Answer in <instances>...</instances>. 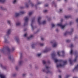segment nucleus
<instances>
[{
    "mask_svg": "<svg viewBox=\"0 0 78 78\" xmlns=\"http://www.w3.org/2000/svg\"><path fill=\"white\" fill-rule=\"evenodd\" d=\"M26 30H27V29H25L24 30V31H26Z\"/></svg>",
    "mask_w": 78,
    "mask_h": 78,
    "instance_id": "nucleus-57",
    "label": "nucleus"
},
{
    "mask_svg": "<svg viewBox=\"0 0 78 78\" xmlns=\"http://www.w3.org/2000/svg\"><path fill=\"white\" fill-rule=\"evenodd\" d=\"M41 55V53L38 54H37V56H40Z\"/></svg>",
    "mask_w": 78,
    "mask_h": 78,
    "instance_id": "nucleus-34",
    "label": "nucleus"
},
{
    "mask_svg": "<svg viewBox=\"0 0 78 78\" xmlns=\"http://www.w3.org/2000/svg\"><path fill=\"white\" fill-rule=\"evenodd\" d=\"M62 54H64V51H62Z\"/></svg>",
    "mask_w": 78,
    "mask_h": 78,
    "instance_id": "nucleus-49",
    "label": "nucleus"
},
{
    "mask_svg": "<svg viewBox=\"0 0 78 78\" xmlns=\"http://www.w3.org/2000/svg\"><path fill=\"white\" fill-rule=\"evenodd\" d=\"M51 25L52 27H55V24H51Z\"/></svg>",
    "mask_w": 78,
    "mask_h": 78,
    "instance_id": "nucleus-36",
    "label": "nucleus"
},
{
    "mask_svg": "<svg viewBox=\"0 0 78 78\" xmlns=\"http://www.w3.org/2000/svg\"><path fill=\"white\" fill-rule=\"evenodd\" d=\"M70 42V40H67L66 41V42L67 43Z\"/></svg>",
    "mask_w": 78,
    "mask_h": 78,
    "instance_id": "nucleus-30",
    "label": "nucleus"
},
{
    "mask_svg": "<svg viewBox=\"0 0 78 78\" xmlns=\"http://www.w3.org/2000/svg\"><path fill=\"white\" fill-rule=\"evenodd\" d=\"M16 40L18 43H19V39L18 38L16 37Z\"/></svg>",
    "mask_w": 78,
    "mask_h": 78,
    "instance_id": "nucleus-19",
    "label": "nucleus"
},
{
    "mask_svg": "<svg viewBox=\"0 0 78 78\" xmlns=\"http://www.w3.org/2000/svg\"><path fill=\"white\" fill-rule=\"evenodd\" d=\"M41 39L42 41H43L44 40V38H41Z\"/></svg>",
    "mask_w": 78,
    "mask_h": 78,
    "instance_id": "nucleus-54",
    "label": "nucleus"
},
{
    "mask_svg": "<svg viewBox=\"0 0 78 78\" xmlns=\"http://www.w3.org/2000/svg\"><path fill=\"white\" fill-rule=\"evenodd\" d=\"M73 53V50H71L70 52V55H72Z\"/></svg>",
    "mask_w": 78,
    "mask_h": 78,
    "instance_id": "nucleus-26",
    "label": "nucleus"
},
{
    "mask_svg": "<svg viewBox=\"0 0 78 78\" xmlns=\"http://www.w3.org/2000/svg\"><path fill=\"white\" fill-rule=\"evenodd\" d=\"M56 31H58V29H57L56 30Z\"/></svg>",
    "mask_w": 78,
    "mask_h": 78,
    "instance_id": "nucleus-59",
    "label": "nucleus"
},
{
    "mask_svg": "<svg viewBox=\"0 0 78 78\" xmlns=\"http://www.w3.org/2000/svg\"><path fill=\"white\" fill-rule=\"evenodd\" d=\"M54 60L55 61V62L56 63L57 62H63V64L62 65L61 64H60L59 65H57L56 67H57V68H58V67H63V66H64L65 65L67 64V60L63 61L62 60H58L57 59H55Z\"/></svg>",
    "mask_w": 78,
    "mask_h": 78,
    "instance_id": "nucleus-1",
    "label": "nucleus"
},
{
    "mask_svg": "<svg viewBox=\"0 0 78 78\" xmlns=\"http://www.w3.org/2000/svg\"><path fill=\"white\" fill-rule=\"evenodd\" d=\"M20 8L22 9L23 8V7H21Z\"/></svg>",
    "mask_w": 78,
    "mask_h": 78,
    "instance_id": "nucleus-64",
    "label": "nucleus"
},
{
    "mask_svg": "<svg viewBox=\"0 0 78 78\" xmlns=\"http://www.w3.org/2000/svg\"><path fill=\"white\" fill-rule=\"evenodd\" d=\"M22 63V61H20L19 62V63L20 65H21Z\"/></svg>",
    "mask_w": 78,
    "mask_h": 78,
    "instance_id": "nucleus-25",
    "label": "nucleus"
},
{
    "mask_svg": "<svg viewBox=\"0 0 78 78\" xmlns=\"http://www.w3.org/2000/svg\"><path fill=\"white\" fill-rule=\"evenodd\" d=\"M24 13H25V12L24 11H21L19 13H15V16L16 17H17V16H19L20 15L24 14Z\"/></svg>",
    "mask_w": 78,
    "mask_h": 78,
    "instance_id": "nucleus-3",
    "label": "nucleus"
},
{
    "mask_svg": "<svg viewBox=\"0 0 78 78\" xmlns=\"http://www.w3.org/2000/svg\"><path fill=\"white\" fill-rule=\"evenodd\" d=\"M1 78H5V76L3 74H0Z\"/></svg>",
    "mask_w": 78,
    "mask_h": 78,
    "instance_id": "nucleus-10",
    "label": "nucleus"
},
{
    "mask_svg": "<svg viewBox=\"0 0 78 78\" xmlns=\"http://www.w3.org/2000/svg\"><path fill=\"white\" fill-rule=\"evenodd\" d=\"M46 68L47 69H49V67L48 66H46Z\"/></svg>",
    "mask_w": 78,
    "mask_h": 78,
    "instance_id": "nucleus-47",
    "label": "nucleus"
},
{
    "mask_svg": "<svg viewBox=\"0 0 78 78\" xmlns=\"http://www.w3.org/2000/svg\"><path fill=\"white\" fill-rule=\"evenodd\" d=\"M16 0H14V1L13 2V4H14L15 3H16Z\"/></svg>",
    "mask_w": 78,
    "mask_h": 78,
    "instance_id": "nucleus-35",
    "label": "nucleus"
},
{
    "mask_svg": "<svg viewBox=\"0 0 78 78\" xmlns=\"http://www.w3.org/2000/svg\"><path fill=\"white\" fill-rule=\"evenodd\" d=\"M32 14H33V12H29V16H30Z\"/></svg>",
    "mask_w": 78,
    "mask_h": 78,
    "instance_id": "nucleus-21",
    "label": "nucleus"
},
{
    "mask_svg": "<svg viewBox=\"0 0 78 78\" xmlns=\"http://www.w3.org/2000/svg\"><path fill=\"white\" fill-rule=\"evenodd\" d=\"M49 72H50V71H48L47 72H46V73H49Z\"/></svg>",
    "mask_w": 78,
    "mask_h": 78,
    "instance_id": "nucleus-51",
    "label": "nucleus"
},
{
    "mask_svg": "<svg viewBox=\"0 0 78 78\" xmlns=\"http://www.w3.org/2000/svg\"><path fill=\"white\" fill-rule=\"evenodd\" d=\"M31 6L32 7H33V6H34V5L32 3H31Z\"/></svg>",
    "mask_w": 78,
    "mask_h": 78,
    "instance_id": "nucleus-44",
    "label": "nucleus"
},
{
    "mask_svg": "<svg viewBox=\"0 0 78 78\" xmlns=\"http://www.w3.org/2000/svg\"><path fill=\"white\" fill-rule=\"evenodd\" d=\"M57 26H58L59 27H60L62 28V29H64V27H66L65 25L63 26L62 25V24H58L57 25Z\"/></svg>",
    "mask_w": 78,
    "mask_h": 78,
    "instance_id": "nucleus-5",
    "label": "nucleus"
},
{
    "mask_svg": "<svg viewBox=\"0 0 78 78\" xmlns=\"http://www.w3.org/2000/svg\"><path fill=\"white\" fill-rule=\"evenodd\" d=\"M78 69V64L75 67L74 69L73 70H76V69Z\"/></svg>",
    "mask_w": 78,
    "mask_h": 78,
    "instance_id": "nucleus-17",
    "label": "nucleus"
},
{
    "mask_svg": "<svg viewBox=\"0 0 78 78\" xmlns=\"http://www.w3.org/2000/svg\"><path fill=\"white\" fill-rule=\"evenodd\" d=\"M43 12H47V10H44L43 11Z\"/></svg>",
    "mask_w": 78,
    "mask_h": 78,
    "instance_id": "nucleus-39",
    "label": "nucleus"
},
{
    "mask_svg": "<svg viewBox=\"0 0 78 78\" xmlns=\"http://www.w3.org/2000/svg\"><path fill=\"white\" fill-rule=\"evenodd\" d=\"M60 52H59V51H58V52H57V55H58V56H60V54H59V53Z\"/></svg>",
    "mask_w": 78,
    "mask_h": 78,
    "instance_id": "nucleus-28",
    "label": "nucleus"
},
{
    "mask_svg": "<svg viewBox=\"0 0 78 78\" xmlns=\"http://www.w3.org/2000/svg\"><path fill=\"white\" fill-rule=\"evenodd\" d=\"M8 58H9V59L10 60H11V56H9V57H8Z\"/></svg>",
    "mask_w": 78,
    "mask_h": 78,
    "instance_id": "nucleus-31",
    "label": "nucleus"
},
{
    "mask_svg": "<svg viewBox=\"0 0 78 78\" xmlns=\"http://www.w3.org/2000/svg\"><path fill=\"white\" fill-rule=\"evenodd\" d=\"M24 37H26L27 36V34H26L24 35Z\"/></svg>",
    "mask_w": 78,
    "mask_h": 78,
    "instance_id": "nucleus-46",
    "label": "nucleus"
},
{
    "mask_svg": "<svg viewBox=\"0 0 78 78\" xmlns=\"http://www.w3.org/2000/svg\"><path fill=\"white\" fill-rule=\"evenodd\" d=\"M49 51V50H48V48H47L43 52L44 53H47V52L48 51Z\"/></svg>",
    "mask_w": 78,
    "mask_h": 78,
    "instance_id": "nucleus-13",
    "label": "nucleus"
},
{
    "mask_svg": "<svg viewBox=\"0 0 78 78\" xmlns=\"http://www.w3.org/2000/svg\"><path fill=\"white\" fill-rule=\"evenodd\" d=\"M16 74H14L13 75V76H16Z\"/></svg>",
    "mask_w": 78,
    "mask_h": 78,
    "instance_id": "nucleus-52",
    "label": "nucleus"
},
{
    "mask_svg": "<svg viewBox=\"0 0 78 78\" xmlns=\"http://www.w3.org/2000/svg\"><path fill=\"white\" fill-rule=\"evenodd\" d=\"M32 48H34V44H33L32 45Z\"/></svg>",
    "mask_w": 78,
    "mask_h": 78,
    "instance_id": "nucleus-29",
    "label": "nucleus"
},
{
    "mask_svg": "<svg viewBox=\"0 0 78 78\" xmlns=\"http://www.w3.org/2000/svg\"><path fill=\"white\" fill-rule=\"evenodd\" d=\"M1 51H3V50L1 49Z\"/></svg>",
    "mask_w": 78,
    "mask_h": 78,
    "instance_id": "nucleus-62",
    "label": "nucleus"
},
{
    "mask_svg": "<svg viewBox=\"0 0 78 78\" xmlns=\"http://www.w3.org/2000/svg\"><path fill=\"white\" fill-rule=\"evenodd\" d=\"M48 6V4H45L44 5V6L45 7H47V6Z\"/></svg>",
    "mask_w": 78,
    "mask_h": 78,
    "instance_id": "nucleus-38",
    "label": "nucleus"
},
{
    "mask_svg": "<svg viewBox=\"0 0 78 78\" xmlns=\"http://www.w3.org/2000/svg\"><path fill=\"white\" fill-rule=\"evenodd\" d=\"M11 29H9V30H8L7 31V34H8V35H9V34H10V33H11Z\"/></svg>",
    "mask_w": 78,
    "mask_h": 78,
    "instance_id": "nucleus-9",
    "label": "nucleus"
},
{
    "mask_svg": "<svg viewBox=\"0 0 78 78\" xmlns=\"http://www.w3.org/2000/svg\"><path fill=\"white\" fill-rule=\"evenodd\" d=\"M77 57H78L77 56H76L75 59H74V62H76V60L77 59Z\"/></svg>",
    "mask_w": 78,
    "mask_h": 78,
    "instance_id": "nucleus-23",
    "label": "nucleus"
},
{
    "mask_svg": "<svg viewBox=\"0 0 78 78\" xmlns=\"http://www.w3.org/2000/svg\"><path fill=\"white\" fill-rule=\"evenodd\" d=\"M62 12V9H60L59 10V12Z\"/></svg>",
    "mask_w": 78,
    "mask_h": 78,
    "instance_id": "nucleus-41",
    "label": "nucleus"
},
{
    "mask_svg": "<svg viewBox=\"0 0 78 78\" xmlns=\"http://www.w3.org/2000/svg\"><path fill=\"white\" fill-rule=\"evenodd\" d=\"M41 2H38L37 4H38V5H40V4H41Z\"/></svg>",
    "mask_w": 78,
    "mask_h": 78,
    "instance_id": "nucleus-43",
    "label": "nucleus"
},
{
    "mask_svg": "<svg viewBox=\"0 0 78 78\" xmlns=\"http://www.w3.org/2000/svg\"><path fill=\"white\" fill-rule=\"evenodd\" d=\"M18 69V67H16V70H17V69Z\"/></svg>",
    "mask_w": 78,
    "mask_h": 78,
    "instance_id": "nucleus-50",
    "label": "nucleus"
},
{
    "mask_svg": "<svg viewBox=\"0 0 78 78\" xmlns=\"http://www.w3.org/2000/svg\"><path fill=\"white\" fill-rule=\"evenodd\" d=\"M5 2V0H0V2H2V3H4Z\"/></svg>",
    "mask_w": 78,
    "mask_h": 78,
    "instance_id": "nucleus-20",
    "label": "nucleus"
},
{
    "mask_svg": "<svg viewBox=\"0 0 78 78\" xmlns=\"http://www.w3.org/2000/svg\"><path fill=\"white\" fill-rule=\"evenodd\" d=\"M15 50V48H12V51H14V50Z\"/></svg>",
    "mask_w": 78,
    "mask_h": 78,
    "instance_id": "nucleus-42",
    "label": "nucleus"
},
{
    "mask_svg": "<svg viewBox=\"0 0 78 78\" xmlns=\"http://www.w3.org/2000/svg\"><path fill=\"white\" fill-rule=\"evenodd\" d=\"M59 78H61V76L60 75L59 76Z\"/></svg>",
    "mask_w": 78,
    "mask_h": 78,
    "instance_id": "nucleus-55",
    "label": "nucleus"
},
{
    "mask_svg": "<svg viewBox=\"0 0 78 78\" xmlns=\"http://www.w3.org/2000/svg\"><path fill=\"white\" fill-rule=\"evenodd\" d=\"M5 43H6L7 42V40L6 38H5Z\"/></svg>",
    "mask_w": 78,
    "mask_h": 78,
    "instance_id": "nucleus-33",
    "label": "nucleus"
},
{
    "mask_svg": "<svg viewBox=\"0 0 78 78\" xmlns=\"http://www.w3.org/2000/svg\"><path fill=\"white\" fill-rule=\"evenodd\" d=\"M41 17L40 16L39 17L38 19V23L39 24V25H41V22H40V20H41Z\"/></svg>",
    "mask_w": 78,
    "mask_h": 78,
    "instance_id": "nucleus-7",
    "label": "nucleus"
},
{
    "mask_svg": "<svg viewBox=\"0 0 78 78\" xmlns=\"http://www.w3.org/2000/svg\"><path fill=\"white\" fill-rule=\"evenodd\" d=\"M51 55L52 56V58H54L56 56V55H55V53H52Z\"/></svg>",
    "mask_w": 78,
    "mask_h": 78,
    "instance_id": "nucleus-14",
    "label": "nucleus"
},
{
    "mask_svg": "<svg viewBox=\"0 0 78 78\" xmlns=\"http://www.w3.org/2000/svg\"><path fill=\"white\" fill-rule=\"evenodd\" d=\"M51 43L52 44H53V42H51Z\"/></svg>",
    "mask_w": 78,
    "mask_h": 78,
    "instance_id": "nucleus-61",
    "label": "nucleus"
},
{
    "mask_svg": "<svg viewBox=\"0 0 78 78\" xmlns=\"http://www.w3.org/2000/svg\"><path fill=\"white\" fill-rule=\"evenodd\" d=\"M46 23V21H44L42 23V24L43 25H44V24H45Z\"/></svg>",
    "mask_w": 78,
    "mask_h": 78,
    "instance_id": "nucleus-22",
    "label": "nucleus"
},
{
    "mask_svg": "<svg viewBox=\"0 0 78 78\" xmlns=\"http://www.w3.org/2000/svg\"><path fill=\"white\" fill-rule=\"evenodd\" d=\"M20 25V23L18 22L16 23V26H19Z\"/></svg>",
    "mask_w": 78,
    "mask_h": 78,
    "instance_id": "nucleus-18",
    "label": "nucleus"
},
{
    "mask_svg": "<svg viewBox=\"0 0 78 78\" xmlns=\"http://www.w3.org/2000/svg\"><path fill=\"white\" fill-rule=\"evenodd\" d=\"M33 37V36L32 35H30V37H28L27 38V40H30V39H31V37Z\"/></svg>",
    "mask_w": 78,
    "mask_h": 78,
    "instance_id": "nucleus-16",
    "label": "nucleus"
},
{
    "mask_svg": "<svg viewBox=\"0 0 78 78\" xmlns=\"http://www.w3.org/2000/svg\"><path fill=\"white\" fill-rule=\"evenodd\" d=\"M58 72H59L60 73L61 72V71L60 70H59Z\"/></svg>",
    "mask_w": 78,
    "mask_h": 78,
    "instance_id": "nucleus-56",
    "label": "nucleus"
},
{
    "mask_svg": "<svg viewBox=\"0 0 78 78\" xmlns=\"http://www.w3.org/2000/svg\"><path fill=\"white\" fill-rule=\"evenodd\" d=\"M42 62L43 64H46V62H45V60H43Z\"/></svg>",
    "mask_w": 78,
    "mask_h": 78,
    "instance_id": "nucleus-24",
    "label": "nucleus"
},
{
    "mask_svg": "<svg viewBox=\"0 0 78 78\" xmlns=\"http://www.w3.org/2000/svg\"><path fill=\"white\" fill-rule=\"evenodd\" d=\"M69 61L70 62V64L71 65H72V64H73V61L71 58H70L69 59Z\"/></svg>",
    "mask_w": 78,
    "mask_h": 78,
    "instance_id": "nucleus-8",
    "label": "nucleus"
},
{
    "mask_svg": "<svg viewBox=\"0 0 78 78\" xmlns=\"http://www.w3.org/2000/svg\"><path fill=\"white\" fill-rule=\"evenodd\" d=\"M70 17H71L70 16H64V18H65V19H69V18H70Z\"/></svg>",
    "mask_w": 78,
    "mask_h": 78,
    "instance_id": "nucleus-11",
    "label": "nucleus"
},
{
    "mask_svg": "<svg viewBox=\"0 0 78 78\" xmlns=\"http://www.w3.org/2000/svg\"><path fill=\"white\" fill-rule=\"evenodd\" d=\"M26 8H28V4H26Z\"/></svg>",
    "mask_w": 78,
    "mask_h": 78,
    "instance_id": "nucleus-40",
    "label": "nucleus"
},
{
    "mask_svg": "<svg viewBox=\"0 0 78 78\" xmlns=\"http://www.w3.org/2000/svg\"><path fill=\"white\" fill-rule=\"evenodd\" d=\"M7 22L8 23H9V24H11V21H9V20H8L7 21Z\"/></svg>",
    "mask_w": 78,
    "mask_h": 78,
    "instance_id": "nucleus-27",
    "label": "nucleus"
},
{
    "mask_svg": "<svg viewBox=\"0 0 78 78\" xmlns=\"http://www.w3.org/2000/svg\"><path fill=\"white\" fill-rule=\"evenodd\" d=\"M57 45V43L56 42L54 43L53 45V47H56Z\"/></svg>",
    "mask_w": 78,
    "mask_h": 78,
    "instance_id": "nucleus-15",
    "label": "nucleus"
},
{
    "mask_svg": "<svg viewBox=\"0 0 78 78\" xmlns=\"http://www.w3.org/2000/svg\"><path fill=\"white\" fill-rule=\"evenodd\" d=\"M24 20L25 23H24V26L27 25H28V17L27 16H26L24 18Z\"/></svg>",
    "mask_w": 78,
    "mask_h": 78,
    "instance_id": "nucleus-2",
    "label": "nucleus"
},
{
    "mask_svg": "<svg viewBox=\"0 0 78 78\" xmlns=\"http://www.w3.org/2000/svg\"><path fill=\"white\" fill-rule=\"evenodd\" d=\"M26 75V74H23V76H25Z\"/></svg>",
    "mask_w": 78,
    "mask_h": 78,
    "instance_id": "nucleus-45",
    "label": "nucleus"
},
{
    "mask_svg": "<svg viewBox=\"0 0 78 78\" xmlns=\"http://www.w3.org/2000/svg\"><path fill=\"white\" fill-rule=\"evenodd\" d=\"M35 20V18H34L32 19V20L31 27L33 30V28H34L33 27V23L34 22Z\"/></svg>",
    "mask_w": 78,
    "mask_h": 78,
    "instance_id": "nucleus-6",
    "label": "nucleus"
},
{
    "mask_svg": "<svg viewBox=\"0 0 78 78\" xmlns=\"http://www.w3.org/2000/svg\"><path fill=\"white\" fill-rule=\"evenodd\" d=\"M43 72H45V69H43Z\"/></svg>",
    "mask_w": 78,
    "mask_h": 78,
    "instance_id": "nucleus-58",
    "label": "nucleus"
},
{
    "mask_svg": "<svg viewBox=\"0 0 78 78\" xmlns=\"http://www.w3.org/2000/svg\"><path fill=\"white\" fill-rule=\"evenodd\" d=\"M65 2H66V1H67V0H65Z\"/></svg>",
    "mask_w": 78,
    "mask_h": 78,
    "instance_id": "nucleus-63",
    "label": "nucleus"
},
{
    "mask_svg": "<svg viewBox=\"0 0 78 78\" xmlns=\"http://www.w3.org/2000/svg\"><path fill=\"white\" fill-rule=\"evenodd\" d=\"M73 47V44H70V47H71V48H72V47Z\"/></svg>",
    "mask_w": 78,
    "mask_h": 78,
    "instance_id": "nucleus-32",
    "label": "nucleus"
},
{
    "mask_svg": "<svg viewBox=\"0 0 78 78\" xmlns=\"http://www.w3.org/2000/svg\"><path fill=\"white\" fill-rule=\"evenodd\" d=\"M1 67H2V65L1 64Z\"/></svg>",
    "mask_w": 78,
    "mask_h": 78,
    "instance_id": "nucleus-60",
    "label": "nucleus"
},
{
    "mask_svg": "<svg viewBox=\"0 0 78 78\" xmlns=\"http://www.w3.org/2000/svg\"><path fill=\"white\" fill-rule=\"evenodd\" d=\"M71 31L70 32H69L68 31L66 32L64 34V36H66L67 34H69V35L72 34V31H73V29H71Z\"/></svg>",
    "mask_w": 78,
    "mask_h": 78,
    "instance_id": "nucleus-4",
    "label": "nucleus"
},
{
    "mask_svg": "<svg viewBox=\"0 0 78 78\" xmlns=\"http://www.w3.org/2000/svg\"><path fill=\"white\" fill-rule=\"evenodd\" d=\"M72 23L71 22H69V25H72Z\"/></svg>",
    "mask_w": 78,
    "mask_h": 78,
    "instance_id": "nucleus-48",
    "label": "nucleus"
},
{
    "mask_svg": "<svg viewBox=\"0 0 78 78\" xmlns=\"http://www.w3.org/2000/svg\"><path fill=\"white\" fill-rule=\"evenodd\" d=\"M7 50L9 53H10V52H11V49L9 48H8V47H7Z\"/></svg>",
    "mask_w": 78,
    "mask_h": 78,
    "instance_id": "nucleus-12",
    "label": "nucleus"
},
{
    "mask_svg": "<svg viewBox=\"0 0 78 78\" xmlns=\"http://www.w3.org/2000/svg\"><path fill=\"white\" fill-rule=\"evenodd\" d=\"M40 46H43V45H44V44L40 43Z\"/></svg>",
    "mask_w": 78,
    "mask_h": 78,
    "instance_id": "nucleus-37",
    "label": "nucleus"
},
{
    "mask_svg": "<svg viewBox=\"0 0 78 78\" xmlns=\"http://www.w3.org/2000/svg\"><path fill=\"white\" fill-rule=\"evenodd\" d=\"M69 76H67L65 78H67Z\"/></svg>",
    "mask_w": 78,
    "mask_h": 78,
    "instance_id": "nucleus-53",
    "label": "nucleus"
}]
</instances>
